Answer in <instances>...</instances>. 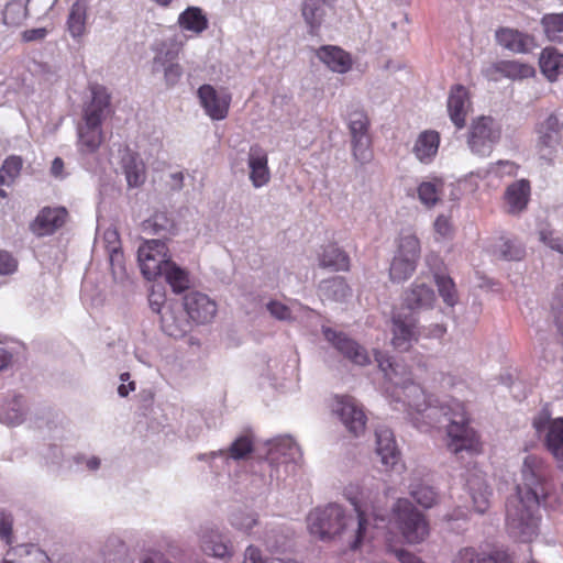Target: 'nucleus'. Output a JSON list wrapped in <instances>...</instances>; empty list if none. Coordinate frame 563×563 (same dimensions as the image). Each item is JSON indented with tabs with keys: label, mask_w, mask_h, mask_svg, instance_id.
<instances>
[{
	"label": "nucleus",
	"mask_w": 563,
	"mask_h": 563,
	"mask_svg": "<svg viewBox=\"0 0 563 563\" xmlns=\"http://www.w3.org/2000/svg\"><path fill=\"white\" fill-rule=\"evenodd\" d=\"M395 555L401 563H423L421 559L406 550H396Z\"/></svg>",
	"instance_id": "64"
},
{
	"label": "nucleus",
	"mask_w": 563,
	"mask_h": 563,
	"mask_svg": "<svg viewBox=\"0 0 563 563\" xmlns=\"http://www.w3.org/2000/svg\"><path fill=\"white\" fill-rule=\"evenodd\" d=\"M104 563H133L126 545L119 539H109L104 550Z\"/></svg>",
	"instance_id": "39"
},
{
	"label": "nucleus",
	"mask_w": 563,
	"mask_h": 563,
	"mask_svg": "<svg viewBox=\"0 0 563 563\" xmlns=\"http://www.w3.org/2000/svg\"><path fill=\"white\" fill-rule=\"evenodd\" d=\"M129 187L137 188L145 181V165L137 154L126 151L121 159Z\"/></svg>",
	"instance_id": "26"
},
{
	"label": "nucleus",
	"mask_w": 563,
	"mask_h": 563,
	"mask_svg": "<svg viewBox=\"0 0 563 563\" xmlns=\"http://www.w3.org/2000/svg\"><path fill=\"white\" fill-rule=\"evenodd\" d=\"M87 3L85 0H77L73 3L67 16V30L73 38H81L87 32Z\"/></svg>",
	"instance_id": "27"
},
{
	"label": "nucleus",
	"mask_w": 563,
	"mask_h": 563,
	"mask_svg": "<svg viewBox=\"0 0 563 563\" xmlns=\"http://www.w3.org/2000/svg\"><path fill=\"white\" fill-rule=\"evenodd\" d=\"M231 523L240 530L249 531L257 523V519L253 514L236 511L232 514Z\"/></svg>",
	"instance_id": "54"
},
{
	"label": "nucleus",
	"mask_w": 563,
	"mask_h": 563,
	"mask_svg": "<svg viewBox=\"0 0 563 563\" xmlns=\"http://www.w3.org/2000/svg\"><path fill=\"white\" fill-rule=\"evenodd\" d=\"M498 45L514 53H528L536 46L532 35L511 27H499L495 32Z\"/></svg>",
	"instance_id": "21"
},
{
	"label": "nucleus",
	"mask_w": 563,
	"mask_h": 563,
	"mask_svg": "<svg viewBox=\"0 0 563 563\" xmlns=\"http://www.w3.org/2000/svg\"><path fill=\"white\" fill-rule=\"evenodd\" d=\"M369 119L364 110H354L349 114V130L351 140L360 136H371L369 134Z\"/></svg>",
	"instance_id": "42"
},
{
	"label": "nucleus",
	"mask_w": 563,
	"mask_h": 563,
	"mask_svg": "<svg viewBox=\"0 0 563 563\" xmlns=\"http://www.w3.org/2000/svg\"><path fill=\"white\" fill-rule=\"evenodd\" d=\"M472 489V500L475 511L484 514L489 507L490 492L486 484H479L477 490L474 489L473 483L468 482Z\"/></svg>",
	"instance_id": "49"
},
{
	"label": "nucleus",
	"mask_w": 563,
	"mask_h": 563,
	"mask_svg": "<svg viewBox=\"0 0 563 563\" xmlns=\"http://www.w3.org/2000/svg\"><path fill=\"white\" fill-rule=\"evenodd\" d=\"M409 494L423 508H431L438 501L434 488L423 483L411 484Z\"/></svg>",
	"instance_id": "44"
},
{
	"label": "nucleus",
	"mask_w": 563,
	"mask_h": 563,
	"mask_svg": "<svg viewBox=\"0 0 563 563\" xmlns=\"http://www.w3.org/2000/svg\"><path fill=\"white\" fill-rule=\"evenodd\" d=\"M440 140L439 132L434 130L421 132L412 148L415 156L423 164L431 163L438 154Z\"/></svg>",
	"instance_id": "25"
},
{
	"label": "nucleus",
	"mask_w": 563,
	"mask_h": 563,
	"mask_svg": "<svg viewBox=\"0 0 563 563\" xmlns=\"http://www.w3.org/2000/svg\"><path fill=\"white\" fill-rule=\"evenodd\" d=\"M346 498L354 506L357 518L346 516L341 506L331 504L323 509L312 510L307 518L308 528L312 536L321 540L331 539L341 534L350 525L355 529V538L351 549H357L367 534L369 519L384 521V517L377 514L373 505H368L363 493L360 497L353 495L352 487L345 488Z\"/></svg>",
	"instance_id": "3"
},
{
	"label": "nucleus",
	"mask_w": 563,
	"mask_h": 563,
	"mask_svg": "<svg viewBox=\"0 0 563 563\" xmlns=\"http://www.w3.org/2000/svg\"><path fill=\"white\" fill-rule=\"evenodd\" d=\"M184 308L197 323L210 322L217 313V303L199 291H190L184 297Z\"/></svg>",
	"instance_id": "16"
},
{
	"label": "nucleus",
	"mask_w": 563,
	"mask_h": 563,
	"mask_svg": "<svg viewBox=\"0 0 563 563\" xmlns=\"http://www.w3.org/2000/svg\"><path fill=\"white\" fill-rule=\"evenodd\" d=\"M409 407H415L409 411V419L413 426L421 431H428L440 424L441 417L449 421L446 426V446L454 455L466 452L470 455L482 453L483 444L479 434L470 426V417L465 405L456 399H451L445 404L435 405L427 397L424 390L419 385L408 387Z\"/></svg>",
	"instance_id": "1"
},
{
	"label": "nucleus",
	"mask_w": 563,
	"mask_h": 563,
	"mask_svg": "<svg viewBox=\"0 0 563 563\" xmlns=\"http://www.w3.org/2000/svg\"><path fill=\"white\" fill-rule=\"evenodd\" d=\"M172 227L173 223L163 212H157L143 222V229L145 231L152 229L154 233H159L161 231L168 230Z\"/></svg>",
	"instance_id": "53"
},
{
	"label": "nucleus",
	"mask_w": 563,
	"mask_h": 563,
	"mask_svg": "<svg viewBox=\"0 0 563 563\" xmlns=\"http://www.w3.org/2000/svg\"><path fill=\"white\" fill-rule=\"evenodd\" d=\"M162 275L165 276L167 284L172 287L173 291L180 294L189 288L190 278L189 273L179 267L173 261H169L163 269Z\"/></svg>",
	"instance_id": "33"
},
{
	"label": "nucleus",
	"mask_w": 563,
	"mask_h": 563,
	"mask_svg": "<svg viewBox=\"0 0 563 563\" xmlns=\"http://www.w3.org/2000/svg\"><path fill=\"white\" fill-rule=\"evenodd\" d=\"M254 451V440L251 435H240L233 441L230 448L225 451L229 457L233 460H243Z\"/></svg>",
	"instance_id": "47"
},
{
	"label": "nucleus",
	"mask_w": 563,
	"mask_h": 563,
	"mask_svg": "<svg viewBox=\"0 0 563 563\" xmlns=\"http://www.w3.org/2000/svg\"><path fill=\"white\" fill-rule=\"evenodd\" d=\"M197 97L211 120L221 121L229 115L232 96L225 89L218 91L212 85L205 84L198 88Z\"/></svg>",
	"instance_id": "9"
},
{
	"label": "nucleus",
	"mask_w": 563,
	"mask_h": 563,
	"mask_svg": "<svg viewBox=\"0 0 563 563\" xmlns=\"http://www.w3.org/2000/svg\"><path fill=\"white\" fill-rule=\"evenodd\" d=\"M433 278L443 302L449 307H454L459 301V292L453 278L440 273H435Z\"/></svg>",
	"instance_id": "35"
},
{
	"label": "nucleus",
	"mask_w": 563,
	"mask_h": 563,
	"mask_svg": "<svg viewBox=\"0 0 563 563\" xmlns=\"http://www.w3.org/2000/svg\"><path fill=\"white\" fill-rule=\"evenodd\" d=\"M269 312L279 320H287L290 318V309L278 301H272L267 305Z\"/></svg>",
	"instance_id": "61"
},
{
	"label": "nucleus",
	"mask_w": 563,
	"mask_h": 563,
	"mask_svg": "<svg viewBox=\"0 0 563 563\" xmlns=\"http://www.w3.org/2000/svg\"><path fill=\"white\" fill-rule=\"evenodd\" d=\"M442 181L433 180V181H423L418 186V198L422 205L427 208L434 207L439 200L440 195L442 192Z\"/></svg>",
	"instance_id": "41"
},
{
	"label": "nucleus",
	"mask_w": 563,
	"mask_h": 563,
	"mask_svg": "<svg viewBox=\"0 0 563 563\" xmlns=\"http://www.w3.org/2000/svg\"><path fill=\"white\" fill-rule=\"evenodd\" d=\"M531 197V184L528 179H519L508 185L504 192L507 212L519 214L527 209Z\"/></svg>",
	"instance_id": "19"
},
{
	"label": "nucleus",
	"mask_w": 563,
	"mask_h": 563,
	"mask_svg": "<svg viewBox=\"0 0 563 563\" xmlns=\"http://www.w3.org/2000/svg\"><path fill=\"white\" fill-rule=\"evenodd\" d=\"M0 539L9 547L13 544V516L0 510Z\"/></svg>",
	"instance_id": "52"
},
{
	"label": "nucleus",
	"mask_w": 563,
	"mask_h": 563,
	"mask_svg": "<svg viewBox=\"0 0 563 563\" xmlns=\"http://www.w3.org/2000/svg\"><path fill=\"white\" fill-rule=\"evenodd\" d=\"M540 68L550 81L556 80L563 73V54L555 48L545 47L540 56Z\"/></svg>",
	"instance_id": "30"
},
{
	"label": "nucleus",
	"mask_w": 563,
	"mask_h": 563,
	"mask_svg": "<svg viewBox=\"0 0 563 563\" xmlns=\"http://www.w3.org/2000/svg\"><path fill=\"white\" fill-rule=\"evenodd\" d=\"M351 145L353 157L361 165H365L373 159L372 136H360L351 140Z\"/></svg>",
	"instance_id": "46"
},
{
	"label": "nucleus",
	"mask_w": 563,
	"mask_h": 563,
	"mask_svg": "<svg viewBox=\"0 0 563 563\" xmlns=\"http://www.w3.org/2000/svg\"><path fill=\"white\" fill-rule=\"evenodd\" d=\"M319 263L321 267L330 268L335 272H346L350 269L349 255L333 243L323 247L319 256Z\"/></svg>",
	"instance_id": "29"
},
{
	"label": "nucleus",
	"mask_w": 563,
	"mask_h": 563,
	"mask_svg": "<svg viewBox=\"0 0 563 563\" xmlns=\"http://www.w3.org/2000/svg\"><path fill=\"white\" fill-rule=\"evenodd\" d=\"M27 16V7L22 0H13L4 7L3 23L8 26H20Z\"/></svg>",
	"instance_id": "40"
},
{
	"label": "nucleus",
	"mask_w": 563,
	"mask_h": 563,
	"mask_svg": "<svg viewBox=\"0 0 563 563\" xmlns=\"http://www.w3.org/2000/svg\"><path fill=\"white\" fill-rule=\"evenodd\" d=\"M324 339L346 360L358 366L371 363L367 350L343 331L322 327Z\"/></svg>",
	"instance_id": "7"
},
{
	"label": "nucleus",
	"mask_w": 563,
	"mask_h": 563,
	"mask_svg": "<svg viewBox=\"0 0 563 563\" xmlns=\"http://www.w3.org/2000/svg\"><path fill=\"white\" fill-rule=\"evenodd\" d=\"M243 563H265L264 560L261 556L260 549L250 545L247 547L245 551V559Z\"/></svg>",
	"instance_id": "63"
},
{
	"label": "nucleus",
	"mask_w": 563,
	"mask_h": 563,
	"mask_svg": "<svg viewBox=\"0 0 563 563\" xmlns=\"http://www.w3.org/2000/svg\"><path fill=\"white\" fill-rule=\"evenodd\" d=\"M316 56L332 71L347 73L353 66L351 54L336 45H322Z\"/></svg>",
	"instance_id": "22"
},
{
	"label": "nucleus",
	"mask_w": 563,
	"mask_h": 563,
	"mask_svg": "<svg viewBox=\"0 0 563 563\" xmlns=\"http://www.w3.org/2000/svg\"><path fill=\"white\" fill-rule=\"evenodd\" d=\"M500 257L507 261H519L525 255V249L516 241L501 239L499 245Z\"/></svg>",
	"instance_id": "50"
},
{
	"label": "nucleus",
	"mask_w": 563,
	"mask_h": 563,
	"mask_svg": "<svg viewBox=\"0 0 563 563\" xmlns=\"http://www.w3.org/2000/svg\"><path fill=\"white\" fill-rule=\"evenodd\" d=\"M453 563H481V558L474 548H464L459 551Z\"/></svg>",
	"instance_id": "58"
},
{
	"label": "nucleus",
	"mask_w": 563,
	"mask_h": 563,
	"mask_svg": "<svg viewBox=\"0 0 563 563\" xmlns=\"http://www.w3.org/2000/svg\"><path fill=\"white\" fill-rule=\"evenodd\" d=\"M376 442V452L380 457L382 464L386 467V471L395 470L398 466L401 468L400 452L391 430L387 428L377 430Z\"/></svg>",
	"instance_id": "20"
},
{
	"label": "nucleus",
	"mask_w": 563,
	"mask_h": 563,
	"mask_svg": "<svg viewBox=\"0 0 563 563\" xmlns=\"http://www.w3.org/2000/svg\"><path fill=\"white\" fill-rule=\"evenodd\" d=\"M421 245L419 239L412 233H400L396 242L394 257H401L419 262Z\"/></svg>",
	"instance_id": "31"
},
{
	"label": "nucleus",
	"mask_w": 563,
	"mask_h": 563,
	"mask_svg": "<svg viewBox=\"0 0 563 563\" xmlns=\"http://www.w3.org/2000/svg\"><path fill=\"white\" fill-rule=\"evenodd\" d=\"M47 35V30L44 27L25 30L22 33V40L24 42H33L43 40Z\"/></svg>",
	"instance_id": "62"
},
{
	"label": "nucleus",
	"mask_w": 563,
	"mask_h": 563,
	"mask_svg": "<svg viewBox=\"0 0 563 563\" xmlns=\"http://www.w3.org/2000/svg\"><path fill=\"white\" fill-rule=\"evenodd\" d=\"M181 29L194 33H201L208 27V19L198 7H189L178 16Z\"/></svg>",
	"instance_id": "32"
},
{
	"label": "nucleus",
	"mask_w": 563,
	"mask_h": 563,
	"mask_svg": "<svg viewBox=\"0 0 563 563\" xmlns=\"http://www.w3.org/2000/svg\"><path fill=\"white\" fill-rule=\"evenodd\" d=\"M540 240L550 249L563 254V236L558 235L551 229H542L539 232Z\"/></svg>",
	"instance_id": "55"
},
{
	"label": "nucleus",
	"mask_w": 563,
	"mask_h": 563,
	"mask_svg": "<svg viewBox=\"0 0 563 563\" xmlns=\"http://www.w3.org/2000/svg\"><path fill=\"white\" fill-rule=\"evenodd\" d=\"M91 100L84 107V122L90 125H102L111 112V96L107 88L99 84L89 86Z\"/></svg>",
	"instance_id": "12"
},
{
	"label": "nucleus",
	"mask_w": 563,
	"mask_h": 563,
	"mask_svg": "<svg viewBox=\"0 0 563 563\" xmlns=\"http://www.w3.org/2000/svg\"><path fill=\"white\" fill-rule=\"evenodd\" d=\"M391 343L399 351H408L413 341L418 340V319L404 308L396 311L391 319Z\"/></svg>",
	"instance_id": "11"
},
{
	"label": "nucleus",
	"mask_w": 563,
	"mask_h": 563,
	"mask_svg": "<svg viewBox=\"0 0 563 563\" xmlns=\"http://www.w3.org/2000/svg\"><path fill=\"white\" fill-rule=\"evenodd\" d=\"M18 261L7 251L0 250V276L12 275L18 269Z\"/></svg>",
	"instance_id": "56"
},
{
	"label": "nucleus",
	"mask_w": 563,
	"mask_h": 563,
	"mask_svg": "<svg viewBox=\"0 0 563 563\" xmlns=\"http://www.w3.org/2000/svg\"><path fill=\"white\" fill-rule=\"evenodd\" d=\"M375 360L378 364V367L384 372L386 378L393 384V391L391 396L395 397L396 404H401L402 409L407 412L409 416V411H413L415 407H409V400L411 402L415 400L413 397H408V387L410 385H417L416 383L411 380H404L400 382L397 379L398 376V365L394 364L391 361V357L388 356L384 352L376 351L375 352Z\"/></svg>",
	"instance_id": "10"
},
{
	"label": "nucleus",
	"mask_w": 563,
	"mask_h": 563,
	"mask_svg": "<svg viewBox=\"0 0 563 563\" xmlns=\"http://www.w3.org/2000/svg\"><path fill=\"white\" fill-rule=\"evenodd\" d=\"M541 24L550 41L559 43L563 42V13L545 14L541 20Z\"/></svg>",
	"instance_id": "45"
},
{
	"label": "nucleus",
	"mask_w": 563,
	"mask_h": 563,
	"mask_svg": "<svg viewBox=\"0 0 563 563\" xmlns=\"http://www.w3.org/2000/svg\"><path fill=\"white\" fill-rule=\"evenodd\" d=\"M393 521L404 540L409 544L424 541L430 532L426 516L410 500L399 498L393 507Z\"/></svg>",
	"instance_id": "4"
},
{
	"label": "nucleus",
	"mask_w": 563,
	"mask_h": 563,
	"mask_svg": "<svg viewBox=\"0 0 563 563\" xmlns=\"http://www.w3.org/2000/svg\"><path fill=\"white\" fill-rule=\"evenodd\" d=\"M67 219L65 207H43L30 223V231L38 238L53 235L65 225Z\"/></svg>",
	"instance_id": "13"
},
{
	"label": "nucleus",
	"mask_w": 563,
	"mask_h": 563,
	"mask_svg": "<svg viewBox=\"0 0 563 563\" xmlns=\"http://www.w3.org/2000/svg\"><path fill=\"white\" fill-rule=\"evenodd\" d=\"M250 180L255 188L267 185L271 180L267 153L260 146L253 145L249 153Z\"/></svg>",
	"instance_id": "23"
},
{
	"label": "nucleus",
	"mask_w": 563,
	"mask_h": 563,
	"mask_svg": "<svg viewBox=\"0 0 563 563\" xmlns=\"http://www.w3.org/2000/svg\"><path fill=\"white\" fill-rule=\"evenodd\" d=\"M481 563H514V561L506 550L497 549L482 556Z\"/></svg>",
	"instance_id": "57"
},
{
	"label": "nucleus",
	"mask_w": 563,
	"mask_h": 563,
	"mask_svg": "<svg viewBox=\"0 0 563 563\" xmlns=\"http://www.w3.org/2000/svg\"><path fill=\"white\" fill-rule=\"evenodd\" d=\"M434 231L441 236L446 238L452 233V224L449 217L440 214L434 221Z\"/></svg>",
	"instance_id": "59"
},
{
	"label": "nucleus",
	"mask_w": 563,
	"mask_h": 563,
	"mask_svg": "<svg viewBox=\"0 0 563 563\" xmlns=\"http://www.w3.org/2000/svg\"><path fill=\"white\" fill-rule=\"evenodd\" d=\"M550 473L544 461L528 455L521 468V483L517 494L507 504L506 527L510 536L522 542H530L538 534L539 507L552 492Z\"/></svg>",
	"instance_id": "2"
},
{
	"label": "nucleus",
	"mask_w": 563,
	"mask_h": 563,
	"mask_svg": "<svg viewBox=\"0 0 563 563\" xmlns=\"http://www.w3.org/2000/svg\"><path fill=\"white\" fill-rule=\"evenodd\" d=\"M137 260L143 276L153 280L162 275L164 267L170 261L168 247L162 240H147L139 247Z\"/></svg>",
	"instance_id": "6"
},
{
	"label": "nucleus",
	"mask_w": 563,
	"mask_h": 563,
	"mask_svg": "<svg viewBox=\"0 0 563 563\" xmlns=\"http://www.w3.org/2000/svg\"><path fill=\"white\" fill-rule=\"evenodd\" d=\"M148 302L153 312L161 313L162 308L165 303V294L163 291V288L161 290H155V288L153 287L148 296Z\"/></svg>",
	"instance_id": "60"
},
{
	"label": "nucleus",
	"mask_w": 563,
	"mask_h": 563,
	"mask_svg": "<svg viewBox=\"0 0 563 563\" xmlns=\"http://www.w3.org/2000/svg\"><path fill=\"white\" fill-rule=\"evenodd\" d=\"M563 130V113H552L544 121L538 124V147L553 148L561 141Z\"/></svg>",
	"instance_id": "24"
},
{
	"label": "nucleus",
	"mask_w": 563,
	"mask_h": 563,
	"mask_svg": "<svg viewBox=\"0 0 563 563\" xmlns=\"http://www.w3.org/2000/svg\"><path fill=\"white\" fill-rule=\"evenodd\" d=\"M501 124L490 115L474 118L467 131V145L472 153L488 156L501 139Z\"/></svg>",
	"instance_id": "5"
},
{
	"label": "nucleus",
	"mask_w": 563,
	"mask_h": 563,
	"mask_svg": "<svg viewBox=\"0 0 563 563\" xmlns=\"http://www.w3.org/2000/svg\"><path fill=\"white\" fill-rule=\"evenodd\" d=\"M155 57L153 59V71L164 70V79L167 86H175L183 76V68L178 63H175L178 51L169 47L165 42H162L155 48Z\"/></svg>",
	"instance_id": "15"
},
{
	"label": "nucleus",
	"mask_w": 563,
	"mask_h": 563,
	"mask_svg": "<svg viewBox=\"0 0 563 563\" xmlns=\"http://www.w3.org/2000/svg\"><path fill=\"white\" fill-rule=\"evenodd\" d=\"M320 289L327 299L334 301H341L351 294V289L343 277H334L322 282Z\"/></svg>",
	"instance_id": "38"
},
{
	"label": "nucleus",
	"mask_w": 563,
	"mask_h": 563,
	"mask_svg": "<svg viewBox=\"0 0 563 563\" xmlns=\"http://www.w3.org/2000/svg\"><path fill=\"white\" fill-rule=\"evenodd\" d=\"M496 69L511 79L530 78L536 74L533 66L518 60H501L497 64Z\"/></svg>",
	"instance_id": "36"
},
{
	"label": "nucleus",
	"mask_w": 563,
	"mask_h": 563,
	"mask_svg": "<svg viewBox=\"0 0 563 563\" xmlns=\"http://www.w3.org/2000/svg\"><path fill=\"white\" fill-rule=\"evenodd\" d=\"M533 427L538 432L545 429L544 443L549 452L558 460L563 461V418L533 420Z\"/></svg>",
	"instance_id": "18"
},
{
	"label": "nucleus",
	"mask_w": 563,
	"mask_h": 563,
	"mask_svg": "<svg viewBox=\"0 0 563 563\" xmlns=\"http://www.w3.org/2000/svg\"><path fill=\"white\" fill-rule=\"evenodd\" d=\"M0 421L8 426H16L23 421V411L19 398H14L0 409Z\"/></svg>",
	"instance_id": "48"
},
{
	"label": "nucleus",
	"mask_w": 563,
	"mask_h": 563,
	"mask_svg": "<svg viewBox=\"0 0 563 563\" xmlns=\"http://www.w3.org/2000/svg\"><path fill=\"white\" fill-rule=\"evenodd\" d=\"M520 166L512 161L500 159L489 167V173L497 178L515 177L517 176Z\"/></svg>",
	"instance_id": "51"
},
{
	"label": "nucleus",
	"mask_w": 563,
	"mask_h": 563,
	"mask_svg": "<svg viewBox=\"0 0 563 563\" xmlns=\"http://www.w3.org/2000/svg\"><path fill=\"white\" fill-rule=\"evenodd\" d=\"M446 108L449 117L456 130L464 129L466 125V117L472 110L470 90L463 85L452 86L449 92Z\"/></svg>",
	"instance_id": "14"
},
{
	"label": "nucleus",
	"mask_w": 563,
	"mask_h": 563,
	"mask_svg": "<svg viewBox=\"0 0 563 563\" xmlns=\"http://www.w3.org/2000/svg\"><path fill=\"white\" fill-rule=\"evenodd\" d=\"M201 550L214 558H225L231 555V548L224 537L218 531L210 529L203 531L201 539Z\"/></svg>",
	"instance_id": "28"
},
{
	"label": "nucleus",
	"mask_w": 563,
	"mask_h": 563,
	"mask_svg": "<svg viewBox=\"0 0 563 563\" xmlns=\"http://www.w3.org/2000/svg\"><path fill=\"white\" fill-rule=\"evenodd\" d=\"M79 145L87 153L96 152L103 141L101 125H90L84 122L78 130Z\"/></svg>",
	"instance_id": "34"
},
{
	"label": "nucleus",
	"mask_w": 563,
	"mask_h": 563,
	"mask_svg": "<svg viewBox=\"0 0 563 563\" xmlns=\"http://www.w3.org/2000/svg\"><path fill=\"white\" fill-rule=\"evenodd\" d=\"M437 301L434 290L417 278L404 292L402 306L415 314L416 311L433 308Z\"/></svg>",
	"instance_id": "17"
},
{
	"label": "nucleus",
	"mask_w": 563,
	"mask_h": 563,
	"mask_svg": "<svg viewBox=\"0 0 563 563\" xmlns=\"http://www.w3.org/2000/svg\"><path fill=\"white\" fill-rule=\"evenodd\" d=\"M333 411L353 435L358 437L365 431L367 417L363 407L354 397L349 395L335 396Z\"/></svg>",
	"instance_id": "8"
},
{
	"label": "nucleus",
	"mask_w": 563,
	"mask_h": 563,
	"mask_svg": "<svg viewBox=\"0 0 563 563\" xmlns=\"http://www.w3.org/2000/svg\"><path fill=\"white\" fill-rule=\"evenodd\" d=\"M22 166V157L16 155L7 157L0 168V186L13 184L20 175Z\"/></svg>",
	"instance_id": "43"
},
{
	"label": "nucleus",
	"mask_w": 563,
	"mask_h": 563,
	"mask_svg": "<svg viewBox=\"0 0 563 563\" xmlns=\"http://www.w3.org/2000/svg\"><path fill=\"white\" fill-rule=\"evenodd\" d=\"M418 262L408 258L394 257L389 266V277L394 283H402L409 279L416 272Z\"/></svg>",
	"instance_id": "37"
}]
</instances>
